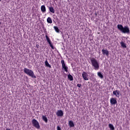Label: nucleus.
<instances>
[{
  "instance_id": "obj_1",
  "label": "nucleus",
  "mask_w": 130,
  "mask_h": 130,
  "mask_svg": "<svg viewBox=\"0 0 130 130\" xmlns=\"http://www.w3.org/2000/svg\"><path fill=\"white\" fill-rule=\"evenodd\" d=\"M117 28L119 31L122 33H124V34H129L130 33L129 28L127 26L123 27L121 24H118Z\"/></svg>"
},
{
  "instance_id": "obj_2",
  "label": "nucleus",
  "mask_w": 130,
  "mask_h": 130,
  "mask_svg": "<svg viewBox=\"0 0 130 130\" xmlns=\"http://www.w3.org/2000/svg\"><path fill=\"white\" fill-rule=\"evenodd\" d=\"M90 61L91 63V65L92 67H93L94 70H99V62H98L97 59H96L95 58H91L90 59Z\"/></svg>"
},
{
  "instance_id": "obj_3",
  "label": "nucleus",
  "mask_w": 130,
  "mask_h": 130,
  "mask_svg": "<svg viewBox=\"0 0 130 130\" xmlns=\"http://www.w3.org/2000/svg\"><path fill=\"white\" fill-rule=\"evenodd\" d=\"M23 71L27 76H29V77H31V78H36V76H34V72H33L32 70L24 68Z\"/></svg>"
},
{
  "instance_id": "obj_4",
  "label": "nucleus",
  "mask_w": 130,
  "mask_h": 130,
  "mask_svg": "<svg viewBox=\"0 0 130 130\" xmlns=\"http://www.w3.org/2000/svg\"><path fill=\"white\" fill-rule=\"evenodd\" d=\"M31 123L34 127H35L37 129H40V125L39 124V122H38V121H37V120L35 119H32L31 120Z\"/></svg>"
},
{
  "instance_id": "obj_5",
  "label": "nucleus",
  "mask_w": 130,
  "mask_h": 130,
  "mask_svg": "<svg viewBox=\"0 0 130 130\" xmlns=\"http://www.w3.org/2000/svg\"><path fill=\"white\" fill-rule=\"evenodd\" d=\"M61 63L62 64V68L63 69V70L66 72V73H68L69 72V67L68 66H66V63H64V60H61Z\"/></svg>"
},
{
  "instance_id": "obj_6",
  "label": "nucleus",
  "mask_w": 130,
  "mask_h": 130,
  "mask_svg": "<svg viewBox=\"0 0 130 130\" xmlns=\"http://www.w3.org/2000/svg\"><path fill=\"white\" fill-rule=\"evenodd\" d=\"M82 77L84 81H88L89 80V77H88V73L85 71H83L82 72Z\"/></svg>"
},
{
  "instance_id": "obj_7",
  "label": "nucleus",
  "mask_w": 130,
  "mask_h": 130,
  "mask_svg": "<svg viewBox=\"0 0 130 130\" xmlns=\"http://www.w3.org/2000/svg\"><path fill=\"white\" fill-rule=\"evenodd\" d=\"M46 39L52 49H54V47H53V45H52V44H51V41L50 40L49 37H48V35H46Z\"/></svg>"
},
{
  "instance_id": "obj_8",
  "label": "nucleus",
  "mask_w": 130,
  "mask_h": 130,
  "mask_svg": "<svg viewBox=\"0 0 130 130\" xmlns=\"http://www.w3.org/2000/svg\"><path fill=\"white\" fill-rule=\"evenodd\" d=\"M110 104L111 105H115V104H117V101H116V99L114 98H111L110 99Z\"/></svg>"
},
{
  "instance_id": "obj_9",
  "label": "nucleus",
  "mask_w": 130,
  "mask_h": 130,
  "mask_svg": "<svg viewBox=\"0 0 130 130\" xmlns=\"http://www.w3.org/2000/svg\"><path fill=\"white\" fill-rule=\"evenodd\" d=\"M102 54L104 55H106L107 56H108L109 55V52L107 49H103L102 50Z\"/></svg>"
},
{
  "instance_id": "obj_10",
  "label": "nucleus",
  "mask_w": 130,
  "mask_h": 130,
  "mask_svg": "<svg viewBox=\"0 0 130 130\" xmlns=\"http://www.w3.org/2000/svg\"><path fill=\"white\" fill-rule=\"evenodd\" d=\"M56 114L57 116H62L63 115V112L61 110H58Z\"/></svg>"
},
{
  "instance_id": "obj_11",
  "label": "nucleus",
  "mask_w": 130,
  "mask_h": 130,
  "mask_svg": "<svg viewBox=\"0 0 130 130\" xmlns=\"http://www.w3.org/2000/svg\"><path fill=\"white\" fill-rule=\"evenodd\" d=\"M119 90H115L113 92V95H115V96H116V97H119Z\"/></svg>"
},
{
  "instance_id": "obj_12",
  "label": "nucleus",
  "mask_w": 130,
  "mask_h": 130,
  "mask_svg": "<svg viewBox=\"0 0 130 130\" xmlns=\"http://www.w3.org/2000/svg\"><path fill=\"white\" fill-rule=\"evenodd\" d=\"M41 10L42 13H45V12H46V8H45V6L42 5L41 7Z\"/></svg>"
},
{
  "instance_id": "obj_13",
  "label": "nucleus",
  "mask_w": 130,
  "mask_h": 130,
  "mask_svg": "<svg viewBox=\"0 0 130 130\" xmlns=\"http://www.w3.org/2000/svg\"><path fill=\"white\" fill-rule=\"evenodd\" d=\"M49 10L50 12H51V13H52V14H54V13H55V10H54V8H53V7H50L49 8Z\"/></svg>"
},
{
  "instance_id": "obj_14",
  "label": "nucleus",
  "mask_w": 130,
  "mask_h": 130,
  "mask_svg": "<svg viewBox=\"0 0 130 130\" xmlns=\"http://www.w3.org/2000/svg\"><path fill=\"white\" fill-rule=\"evenodd\" d=\"M69 124L70 127H74V126H75V124H74V122L73 121H69Z\"/></svg>"
},
{
  "instance_id": "obj_15",
  "label": "nucleus",
  "mask_w": 130,
  "mask_h": 130,
  "mask_svg": "<svg viewBox=\"0 0 130 130\" xmlns=\"http://www.w3.org/2000/svg\"><path fill=\"white\" fill-rule=\"evenodd\" d=\"M68 79L69 80V81H74V78L73 77V76L71 74H69L68 75Z\"/></svg>"
},
{
  "instance_id": "obj_16",
  "label": "nucleus",
  "mask_w": 130,
  "mask_h": 130,
  "mask_svg": "<svg viewBox=\"0 0 130 130\" xmlns=\"http://www.w3.org/2000/svg\"><path fill=\"white\" fill-rule=\"evenodd\" d=\"M45 65L47 68H51V66L49 64V63H48V61H47V60H46V61H45Z\"/></svg>"
},
{
  "instance_id": "obj_17",
  "label": "nucleus",
  "mask_w": 130,
  "mask_h": 130,
  "mask_svg": "<svg viewBox=\"0 0 130 130\" xmlns=\"http://www.w3.org/2000/svg\"><path fill=\"white\" fill-rule=\"evenodd\" d=\"M47 22L49 24H52V19H51V18L48 17L47 19Z\"/></svg>"
},
{
  "instance_id": "obj_18",
  "label": "nucleus",
  "mask_w": 130,
  "mask_h": 130,
  "mask_svg": "<svg viewBox=\"0 0 130 130\" xmlns=\"http://www.w3.org/2000/svg\"><path fill=\"white\" fill-rule=\"evenodd\" d=\"M42 119L46 123H47L48 120L47 119V117L46 116H42Z\"/></svg>"
},
{
  "instance_id": "obj_19",
  "label": "nucleus",
  "mask_w": 130,
  "mask_h": 130,
  "mask_svg": "<svg viewBox=\"0 0 130 130\" xmlns=\"http://www.w3.org/2000/svg\"><path fill=\"white\" fill-rule=\"evenodd\" d=\"M55 31L57 32V33H59V29L58 28V27L57 26H54L53 27Z\"/></svg>"
},
{
  "instance_id": "obj_20",
  "label": "nucleus",
  "mask_w": 130,
  "mask_h": 130,
  "mask_svg": "<svg viewBox=\"0 0 130 130\" xmlns=\"http://www.w3.org/2000/svg\"><path fill=\"white\" fill-rule=\"evenodd\" d=\"M98 76L101 79H103V75L101 72H98Z\"/></svg>"
},
{
  "instance_id": "obj_21",
  "label": "nucleus",
  "mask_w": 130,
  "mask_h": 130,
  "mask_svg": "<svg viewBox=\"0 0 130 130\" xmlns=\"http://www.w3.org/2000/svg\"><path fill=\"white\" fill-rule=\"evenodd\" d=\"M120 44H121V46L122 47H123V48H126V45H125V44L123 42H121L120 43Z\"/></svg>"
},
{
  "instance_id": "obj_22",
  "label": "nucleus",
  "mask_w": 130,
  "mask_h": 130,
  "mask_svg": "<svg viewBox=\"0 0 130 130\" xmlns=\"http://www.w3.org/2000/svg\"><path fill=\"white\" fill-rule=\"evenodd\" d=\"M109 127L111 130H114V126H113V125L112 124H109Z\"/></svg>"
},
{
  "instance_id": "obj_23",
  "label": "nucleus",
  "mask_w": 130,
  "mask_h": 130,
  "mask_svg": "<svg viewBox=\"0 0 130 130\" xmlns=\"http://www.w3.org/2000/svg\"><path fill=\"white\" fill-rule=\"evenodd\" d=\"M77 86L78 87V88H81V87H82V84H77Z\"/></svg>"
},
{
  "instance_id": "obj_24",
  "label": "nucleus",
  "mask_w": 130,
  "mask_h": 130,
  "mask_svg": "<svg viewBox=\"0 0 130 130\" xmlns=\"http://www.w3.org/2000/svg\"><path fill=\"white\" fill-rule=\"evenodd\" d=\"M57 130H61V128H60V127L59 126H57Z\"/></svg>"
},
{
  "instance_id": "obj_25",
  "label": "nucleus",
  "mask_w": 130,
  "mask_h": 130,
  "mask_svg": "<svg viewBox=\"0 0 130 130\" xmlns=\"http://www.w3.org/2000/svg\"><path fill=\"white\" fill-rule=\"evenodd\" d=\"M94 15H95V17H97V16H98L97 13H95L94 14Z\"/></svg>"
},
{
  "instance_id": "obj_26",
  "label": "nucleus",
  "mask_w": 130,
  "mask_h": 130,
  "mask_svg": "<svg viewBox=\"0 0 130 130\" xmlns=\"http://www.w3.org/2000/svg\"><path fill=\"white\" fill-rule=\"evenodd\" d=\"M37 46V48H39V45H37V46Z\"/></svg>"
},
{
  "instance_id": "obj_27",
  "label": "nucleus",
  "mask_w": 130,
  "mask_h": 130,
  "mask_svg": "<svg viewBox=\"0 0 130 130\" xmlns=\"http://www.w3.org/2000/svg\"><path fill=\"white\" fill-rule=\"evenodd\" d=\"M2 24V22H0V25Z\"/></svg>"
}]
</instances>
